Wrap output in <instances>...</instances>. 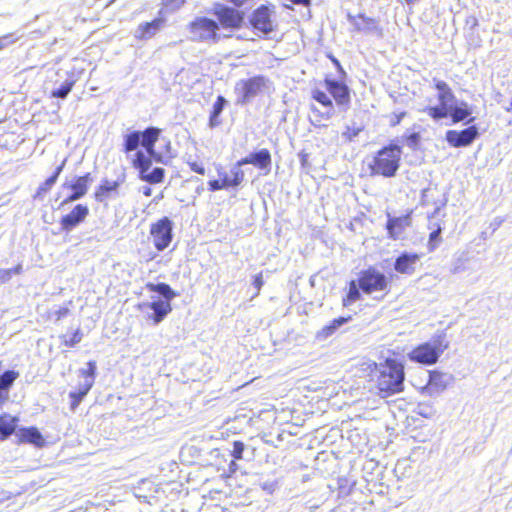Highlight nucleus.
Instances as JSON below:
<instances>
[{"label": "nucleus", "instance_id": "f257e3e1", "mask_svg": "<svg viewBox=\"0 0 512 512\" xmlns=\"http://www.w3.org/2000/svg\"><path fill=\"white\" fill-rule=\"evenodd\" d=\"M163 130L150 126L142 132L133 131L124 137L123 151L129 153L135 151L141 144L144 151H137L132 159V166L138 170L142 181L149 184H159L164 181L165 170L156 167L150 171L153 161L163 162L165 158L172 157V144L169 139L162 136Z\"/></svg>", "mask_w": 512, "mask_h": 512}, {"label": "nucleus", "instance_id": "f03ea898", "mask_svg": "<svg viewBox=\"0 0 512 512\" xmlns=\"http://www.w3.org/2000/svg\"><path fill=\"white\" fill-rule=\"evenodd\" d=\"M311 98L326 108L324 113L316 108H312V112L316 117V126H320V122L330 119L336 108L346 112L351 106V90L348 85L341 80H335L329 77L315 85L311 90Z\"/></svg>", "mask_w": 512, "mask_h": 512}, {"label": "nucleus", "instance_id": "7ed1b4c3", "mask_svg": "<svg viewBox=\"0 0 512 512\" xmlns=\"http://www.w3.org/2000/svg\"><path fill=\"white\" fill-rule=\"evenodd\" d=\"M433 87L437 91L438 104L427 106L424 112L433 120H441L450 117L453 123H459L466 119L472 122L470 118L472 110L467 102L457 104L456 95L451 86L444 80L433 78Z\"/></svg>", "mask_w": 512, "mask_h": 512}, {"label": "nucleus", "instance_id": "20e7f679", "mask_svg": "<svg viewBox=\"0 0 512 512\" xmlns=\"http://www.w3.org/2000/svg\"><path fill=\"white\" fill-rule=\"evenodd\" d=\"M391 288L390 278L374 266H369L358 273L357 279H351L347 283L341 299L343 307H349L360 301L362 295H372L378 292L389 293Z\"/></svg>", "mask_w": 512, "mask_h": 512}, {"label": "nucleus", "instance_id": "39448f33", "mask_svg": "<svg viewBox=\"0 0 512 512\" xmlns=\"http://www.w3.org/2000/svg\"><path fill=\"white\" fill-rule=\"evenodd\" d=\"M403 150L400 145L390 142L372 156L368 168L371 176L392 178L396 176L402 161Z\"/></svg>", "mask_w": 512, "mask_h": 512}, {"label": "nucleus", "instance_id": "423d86ee", "mask_svg": "<svg viewBox=\"0 0 512 512\" xmlns=\"http://www.w3.org/2000/svg\"><path fill=\"white\" fill-rule=\"evenodd\" d=\"M404 364L394 358H386L380 371L377 388L384 396H391L404 391Z\"/></svg>", "mask_w": 512, "mask_h": 512}, {"label": "nucleus", "instance_id": "0eeeda50", "mask_svg": "<svg viewBox=\"0 0 512 512\" xmlns=\"http://www.w3.org/2000/svg\"><path fill=\"white\" fill-rule=\"evenodd\" d=\"M145 287L149 292L158 293L163 297V300L139 304L140 309L150 308L153 310V313L148 318L154 325H157L172 312L171 301L177 296V293L169 284L164 282L157 284L149 282Z\"/></svg>", "mask_w": 512, "mask_h": 512}, {"label": "nucleus", "instance_id": "6e6552de", "mask_svg": "<svg viewBox=\"0 0 512 512\" xmlns=\"http://www.w3.org/2000/svg\"><path fill=\"white\" fill-rule=\"evenodd\" d=\"M449 343L444 334L434 336L431 341H426L414 346L408 353L411 362L432 366L436 364L442 354L448 349Z\"/></svg>", "mask_w": 512, "mask_h": 512}, {"label": "nucleus", "instance_id": "1a4fd4ad", "mask_svg": "<svg viewBox=\"0 0 512 512\" xmlns=\"http://www.w3.org/2000/svg\"><path fill=\"white\" fill-rule=\"evenodd\" d=\"M219 29L231 32L240 30L245 23L246 14L238 7L217 3L213 7Z\"/></svg>", "mask_w": 512, "mask_h": 512}, {"label": "nucleus", "instance_id": "9d476101", "mask_svg": "<svg viewBox=\"0 0 512 512\" xmlns=\"http://www.w3.org/2000/svg\"><path fill=\"white\" fill-rule=\"evenodd\" d=\"M189 32L200 42H218L219 27L215 20L208 17H197L188 25Z\"/></svg>", "mask_w": 512, "mask_h": 512}, {"label": "nucleus", "instance_id": "9b49d317", "mask_svg": "<svg viewBox=\"0 0 512 512\" xmlns=\"http://www.w3.org/2000/svg\"><path fill=\"white\" fill-rule=\"evenodd\" d=\"M149 234L157 251L167 249L173 240V222L164 216L151 223Z\"/></svg>", "mask_w": 512, "mask_h": 512}, {"label": "nucleus", "instance_id": "f8f14e48", "mask_svg": "<svg viewBox=\"0 0 512 512\" xmlns=\"http://www.w3.org/2000/svg\"><path fill=\"white\" fill-rule=\"evenodd\" d=\"M272 11L267 5H260L250 15L249 22L253 30L268 35L274 30Z\"/></svg>", "mask_w": 512, "mask_h": 512}, {"label": "nucleus", "instance_id": "ddd939ff", "mask_svg": "<svg viewBox=\"0 0 512 512\" xmlns=\"http://www.w3.org/2000/svg\"><path fill=\"white\" fill-rule=\"evenodd\" d=\"M91 181L92 177L88 172L82 176L76 177L72 182H64L62 185L63 188L71 190V193L62 200L60 206H64L83 198L88 192Z\"/></svg>", "mask_w": 512, "mask_h": 512}, {"label": "nucleus", "instance_id": "4468645a", "mask_svg": "<svg viewBox=\"0 0 512 512\" xmlns=\"http://www.w3.org/2000/svg\"><path fill=\"white\" fill-rule=\"evenodd\" d=\"M90 210L86 204H76L69 213L63 215L60 220V229L63 232H70L82 223L89 216Z\"/></svg>", "mask_w": 512, "mask_h": 512}, {"label": "nucleus", "instance_id": "2eb2a0df", "mask_svg": "<svg viewBox=\"0 0 512 512\" xmlns=\"http://www.w3.org/2000/svg\"><path fill=\"white\" fill-rule=\"evenodd\" d=\"M247 164H251L255 168L261 171H265V174H268L272 165V156L270 151L267 148L254 151L238 160L234 167H239V169H242V166Z\"/></svg>", "mask_w": 512, "mask_h": 512}, {"label": "nucleus", "instance_id": "dca6fc26", "mask_svg": "<svg viewBox=\"0 0 512 512\" xmlns=\"http://www.w3.org/2000/svg\"><path fill=\"white\" fill-rule=\"evenodd\" d=\"M244 179L245 173L243 169L233 166L230 170V175L226 173H223L222 175L220 174L219 179L210 180L208 182V187L210 191L237 187L243 183Z\"/></svg>", "mask_w": 512, "mask_h": 512}, {"label": "nucleus", "instance_id": "f3484780", "mask_svg": "<svg viewBox=\"0 0 512 512\" xmlns=\"http://www.w3.org/2000/svg\"><path fill=\"white\" fill-rule=\"evenodd\" d=\"M478 134L477 127L472 125L461 131L448 130L445 139L454 148L466 147L478 137Z\"/></svg>", "mask_w": 512, "mask_h": 512}, {"label": "nucleus", "instance_id": "a211bd4d", "mask_svg": "<svg viewBox=\"0 0 512 512\" xmlns=\"http://www.w3.org/2000/svg\"><path fill=\"white\" fill-rule=\"evenodd\" d=\"M238 86L242 102H247L263 91L266 86V78L262 75H257L241 80Z\"/></svg>", "mask_w": 512, "mask_h": 512}, {"label": "nucleus", "instance_id": "6ab92c4d", "mask_svg": "<svg viewBox=\"0 0 512 512\" xmlns=\"http://www.w3.org/2000/svg\"><path fill=\"white\" fill-rule=\"evenodd\" d=\"M412 224V210L405 215L399 217H389L386 222V230L389 238L393 240L399 239L405 229Z\"/></svg>", "mask_w": 512, "mask_h": 512}, {"label": "nucleus", "instance_id": "aec40b11", "mask_svg": "<svg viewBox=\"0 0 512 512\" xmlns=\"http://www.w3.org/2000/svg\"><path fill=\"white\" fill-rule=\"evenodd\" d=\"M419 260V254L403 252L396 257L394 270L402 275H412L416 271V264Z\"/></svg>", "mask_w": 512, "mask_h": 512}, {"label": "nucleus", "instance_id": "412c9836", "mask_svg": "<svg viewBox=\"0 0 512 512\" xmlns=\"http://www.w3.org/2000/svg\"><path fill=\"white\" fill-rule=\"evenodd\" d=\"M17 444H32L41 448L45 445V439L37 427H24L16 432Z\"/></svg>", "mask_w": 512, "mask_h": 512}, {"label": "nucleus", "instance_id": "4be33fe9", "mask_svg": "<svg viewBox=\"0 0 512 512\" xmlns=\"http://www.w3.org/2000/svg\"><path fill=\"white\" fill-rule=\"evenodd\" d=\"M124 178L110 181L104 179L94 191V198L97 202H103L112 195L117 194L119 187L123 184Z\"/></svg>", "mask_w": 512, "mask_h": 512}, {"label": "nucleus", "instance_id": "5701e85b", "mask_svg": "<svg viewBox=\"0 0 512 512\" xmlns=\"http://www.w3.org/2000/svg\"><path fill=\"white\" fill-rule=\"evenodd\" d=\"M166 19L163 16L156 17L150 22L141 23L137 28L136 38L148 40L154 37L165 25Z\"/></svg>", "mask_w": 512, "mask_h": 512}, {"label": "nucleus", "instance_id": "b1692460", "mask_svg": "<svg viewBox=\"0 0 512 512\" xmlns=\"http://www.w3.org/2000/svg\"><path fill=\"white\" fill-rule=\"evenodd\" d=\"M18 377L19 372L15 370H6L0 374V405L8 401L9 390Z\"/></svg>", "mask_w": 512, "mask_h": 512}, {"label": "nucleus", "instance_id": "393cba45", "mask_svg": "<svg viewBox=\"0 0 512 512\" xmlns=\"http://www.w3.org/2000/svg\"><path fill=\"white\" fill-rule=\"evenodd\" d=\"M450 379V376L440 370H431L427 387L435 391H443L448 387Z\"/></svg>", "mask_w": 512, "mask_h": 512}, {"label": "nucleus", "instance_id": "a878e982", "mask_svg": "<svg viewBox=\"0 0 512 512\" xmlns=\"http://www.w3.org/2000/svg\"><path fill=\"white\" fill-rule=\"evenodd\" d=\"M18 418L7 413L0 414V440H5L15 433Z\"/></svg>", "mask_w": 512, "mask_h": 512}, {"label": "nucleus", "instance_id": "bb28decb", "mask_svg": "<svg viewBox=\"0 0 512 512\" xmlns=\"http://www.w3.org/2000/svg\"><path fill=\"white\" fill-rule=\"evenodd\" d=\"M352 319V317L349 315V316H341V317H338V318H335L333 319L332 321H330L327 325L323 326L316 334V337L318 339H326V338H329L330 336H332L336 330L348 323L350 320Z\"/></svg>", "mask_w": 512, "mask_h": 512}, {"label": "nucleus", "instance_id": "cd10ccee", "mask_svg": "<svg viewBox=\"0 0 512 512\" xmlns=\"http://www.w3.org/2000/svg\"><path fill=\"white\" fill-rule=\"evenodd\" d=\"M91 390V382H84L78 387L77 391H72L69 393L70 398V410L75 411L82 400L86 397V395Z\"/></svg>", "mask_w": 512, "mask_h": 512}, {"label": "nucleus", "instance_id": "c85d7f7f", "mask_svg": "<svg viewBox=\"0 0 512 512\" xmlns=\"http://www.w3.org/2000/svg\"><path fill=\"white\" fill-rule=\"evenodd\" d=\"M226 105V100L223 96L219 95L212 107V110L210 112L209 116V126L211 128L217 127L221 121H220V114L222 113L224 107Z\"/></svg>", "mask_w": 512, "mask_h": 512}, {"label": "nucleus", "instance_id": "c756f323", "mask_svg": "<svg viewBox=\"0 0 512 512\" xmlns=\"http://www.w3.org/2000/svg\"><path fill=\"white\" fill-rule=\"evenodd\" d=\"M354 29L358 32L370 31L375 27L376 21L373 18L359 14L352 18Z\"/></svg>", "mask_w": 512, "mask_h": 512}, {"label": "nucleus", "instance_id": "7c9ffc66", "mask_svg": "<svg viewBox=\"0 0 512 512\" xmlns=\"http://www.w3.org/2000/svg\"><path fill=\"white\" fill-rule=\"evenodd\" d=\"M244 450H245V444L242 441L236 440L233 442V449L231 451L233 460L229 464L230 472L234 473L237 470L236 461L242 459Z\"/></svg>", "mask_w": 512, "mask_h": 512}, {"label": "nucleus", "instance_id": "2f4dec72", "mask_svg": "<svg viewBox=\"0 0 512 512\" xmlns=\"http://www.w3.org/2000/svg\"><path fill=\"white\" fill-rule=\"evenodd\" d=\"M429 229L431 232L428 239V249L429 251H434L440 242V234L442 232V228L439 223H435L433 225H429Z\"/></svg>", "mask_w": 512, "mask_h": 512}, {"label": "nucleus", "instance_id": "473e14b6", "mask_svg": "<svg viewBox=\"0 0 512 512\" xmlns=\"http://www.w3.org/2000/svg\"><path fill=\"white\" fill-rule=\"evenodd\" d=\"M83 338V333L80 328H77L74 332L71 333V335H62L61 336V343L65 347L72 348L79 344Z\"/></svg>", "mask_w": 512, "mask_h": 512}, {"label": "nucleus", "instance_id": "72a5a7b5", "mask_svg": "<svg viewBox=\"0 0 512 512\" xmlns=\"http://www.w3.org/2000/svg\"><path fill=\"white\" fill-rule=\"evenodd\" d=\"M95 374H96L95 361H89L87 363V369L80 370V376L85 378V382H91V388L94 385Z\"/></svg>", "mask_w": 512, "mask_h": 512}, {"label": "nucleus", "instance_id": "f704fd0d", "mask_svg": "<svg viewBox=\"0 0 512 512\" xmlns=\"http://www.w3.org/2000/svg\"><path fill=\"white\" fill-rule=\"evenodd\" d=\"M75 81H66L63 85H61L58 89H55L51 92V97L64 99L71 92Z\"/></svg>", "mask_w": 512, "mask_h": 512}, {"label": "nucleus", "instance_id": "c9c22d12", "mask_svg": "<svg viewBox=\"0 0 512 512\" xmlns=\"http://www.w3.org/2000/svg\"><path fill=\"white\" fill-rule=\"evenodd\" d=\"M22 273V265L18 264L13 268L9 269H0V283L8 282L13 275H18Z\"/></svg>", "mask_w": 512, "mask_h": 512}, {"label": "nucleus", "instance_id": "e433bc0d", "mask_svg": "<svg viewBox=\"0 0 512 512\" xmlns=\"http://www.w3.org/2000/svg\"><path fill=\"white\" fill-rule=\"evenodd\" d=\"M406 145L412 149H417L420 145L421 136L418 132H413L404 136Z\"/></svg>", "mask_w": 512, "mask_h": 512}, {"label": "nucleus", "instance_id": "4c0bfd02", "mask_svg": "<svg viewBox=\"0 0 512 512\" xmlns=\"http://www.w3.org/2000/svg\"><path fill=\"white\" fill-rule=\"evenodd\" d=\"M252 284L255 288V293L254 295L255 296H258L261 289H262V286L264 285V280H263V274L262 272L256 274L254 277H253V281H252Z\"/></svg>", "mask_w": 512, "mask_h": 512}, {"label": "nucleus", "instance_id": "58836bf2", "mask_svg": "<svg viewBox=\"0 0 512 512\" xmlns=\"http://www.w3.org/2000/svg\"><path fill=\"white\" fill-rule=\"evenodd\" d=\"M360 131V128L346 127L342 135L347 141H352L356 136H358Z\"/></svg>", "mask_w": 512, "mask_h": 512}, {"label": "nucleus", "instance_id": "ea45409f", "mask_svg": "<svg viewBox=\"0 0 512 512\" xmlns=\"http://www.w3.org/2000/svg\"><path fill=\"white\" fill-rule=\"evenodd\" d=\"M54 185V183L51 182L49 178H47L37 189L36 196H41L46 194L51 187Z\"/></svg>", "mask_w": 512, "mask_h": 512}, {"label": "nucleus", "instance_id": "a19ab883", "mask_svg": "<svg viewBox=\"0 0 512 512\" xmlns=\"http://www.w3.org/2000/svg\"><path fill=\"white\" fill-rule=\"evenodd\" d=\"M188 166L190 167V169L199 174V175H204L206 170H205V167L203 166V164L201 163H198V162H188Z\"/></svg>", "mask_w": 512, "mask_h": 512}, {"label": "nucleus", "instance_id": "79ce46f5", "mask_svg": "<svg viewBox=\"0 0 512 512\" xmlns=\"http://www.w3.org/2000/svg\"><path fill=\"white\" fill-rule=\"evenodd\" d=\"M405 116H406V112H400V113L394 114L390 121V126L395 127V126L399 125Z\"/></svg>", "mask_w": 512, "mask_h": 512}, {"label": "nucleus", "instance_id": "37998d69", "mask_svg": "<svg viewBox=\"0 0 512 512\" xmlns=\"http://www.w3.org/2000/svg\"><path fill=\"white\" fill-rule=\"evenodd\" d=\"M63 167H64V163H62L61 165H59L55 171L48 177L52 183H56L60 173L62 172L63 170Z\"/></svg>", "mask_w": 512, "mask_h": 512}, {"label": "nucleus", "instance_id": "c03bdc74", "mask_svg": "<svg viewBox=\"0 0 512 512\" xmlns=\"http://www.w3.org/2000/svg\"><path fill=\"white\" fill-rule=\"evenodd\" d=\"M161 1H162V4L164 6H172V5H174V6H177V7L183 5L184 2H185V0H161Z\"/></svg>", "mask_w": 512, "mask_h": 512}, {"label": "nucleus", "instance_id": "a18cd8bd", "mask_svg": "<svg viewBox=\"0 0 512 512\" xmlns=\"http://www.w3.org/2000/svg\"><path fill=\"white\" fill-rule=\"evenodd\" d=\"M299 157H300V162H301V166L306 168L309 166V163H308V153L304 152V151H301L299 153Z\"/></svg>", "mask_w": 512, "mask_h": 512}, {"label": "nucleus", "instance_id": "49530a36", "mask_svg": "<svg viewBox=\"0 0 512 512\" xmlns=\"http://www.w3.org/2000/svg\"><path fill=\"white\" fill-rule=\"evenodd\" d=\"M226 2L234 5L235 7H241L250 0H225Z\"/></svg>", "mask_w": 512, "mask_h": 512}, {"label": "nucleus", "instance_id": "de8ad7c7", "mask_svg": "<svg viewBox=\"0 0 512 512\" xmlns=\"http://www.w3.org/2000/svg\"><path fill=\"white\" fill-rule=\"evenodd\" d=\"M68 313H69V309L66 307H63V308L57 310L56 311L57 319H61V318L65 317Z\"/></svg>", "mask_w": 512, "mask_h": 512}, {"label": "nucleus", "instance_id": "09e8293b", "mask_svg": "<svg viewBox=\"0 0 512 512\" xmlns=\"http://www.w3.org/2000/svg\"><path fill=\"white\" fill-rule=\"evenodd\" d=\"M366 366H367V369H368L370 372H375V371H377V369H378V364H377V362H375V361H368V362L366 363Z\"/></svg>", "mask_w": 512, "mask_h": 512}, {"label": "nucleus", "instance_id": "8fccbe9b", "mask_svg": "<svg viewBox=\"0 0 512 512\" xmlns=\"http://www.w3.org/2000/svg\"><path fill=\"white\" fill-rule=\"evenodd\" d=\"M330 59L333 62V64L337 67L338 70L344 72L342 69V66L337 58H335L334 56H330Z\"/></svg>", "mask_w": 512, "mask_h": 512}, {"label": "nucleus", "instance_id": "3c124183", "mask_svg": "<svg viewBox=\"0 0 512 512\" xmlns=\"http://www.w3.org/2000/svg\"><path fill=\"white\" fill-rule=\"evenodd\" d=\"M293 4L297 5H308L310 0H290Z\"/></svg>", "mask_w": 512, "mask_h": 512}, {"label": "nucleus", "instance_id": "603ef678", "mask_svg": "<svg viewBox=\"0 0 512 512\" xmlns=\"http://www.w3.org/2000/svg\"><path fill=\"white\" fill-rule=\"evenodd\" d=\"M144 194H145L146 196H150V194H151V190H150V188H147V189L145 190Z\"/></svg>", "mask_w": 512, "mask_h": 512}, {"label": "nucleus", "instance_id": "864d4df0", "mask_svg": "<svg viewBox=\"0 0 512 512\" xmlns=\"http://www.w3.org/2000/svg\"><path fill=\"white\" fill-rule=\"evenodd\" d=\"M415 1H416V0H406V2H407L408 4H412V3H414Z\"/></svg>", "mask_w": 512, "mask_h": 512}, {"label": "nucleus", "instance_id": "5fc2aeb1", "mask_svg": "<svg viewBox=\"0 0 512 512\" xmlns=\"http://www.w3.org/2000/svg\"><path fill=\"white\" fill-rule=\"evenodd\" d=\"M4 47V45L0 42V50Z\"/></svg>", "mask_w": 512, "mask_h": 512}, {"label": "nucleus", "instance_id": "6e6d98bb", "mask_svg": "<svg viewBox=\"0 0 512 512\" xmlns=\"http://www.w3.org/2000/svg\"><path fill=\"white\" fill-rule=\"evenodd\" d=\"M4 47V45L0 42V50Z\"/></svg>", "mask_w": 512, "mask_h": 512}]
</instances>
